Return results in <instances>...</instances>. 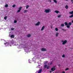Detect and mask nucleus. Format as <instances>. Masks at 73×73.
Listing matches in <instances>:
<instances>
[{
    "mask_svg": "<svg viewBox=\"0 0 73 73\" xmlns=\"http://www.w3.org/2000/svg\"><path fill=\"white\" fill-rule=\"evenodd\" d=\"M65 25L67 26V28H70V26L72 25V22H69L68 24L66 22H65L64 23Z\"/></svg>",
    "mask_w": 73,
    "mask_h": 73,
    "instance_id": "f257e3e1",
    "label": "nucleus"
},
{
    "mask_svg": "<svg viewBox=\"0 0 73 73\" xmlns=\"http://www.w3.org/2000/svg\"><path fill=\"white\" fill-rule=\"evenodd\" d=\"M45 12L47 13H49V12H50L51 11H50V9H48V10H45Z\"/></svg>",
    "mask_w": 73,
    "mask_h": 73,
    "instance_id": "f03ea898",
    "label": "nucleus"
},
{
    "mask_svg": "<svg viewBox=\"0 0 73 73\" xmlns=\"http://www.w3.org/2000/svg\"><path fill=\"white\" fill-rule=\"evenodd\" d=\"M66 42H67V40H65L63 42L62 44L63 45H65V44Z\"/></svg>",
    "mask_w": 73,
    "mask_h": 73,
    "instance_id": "7ed1b4c3",
    "label": "nucleus"
},
{
    "mask_svg": "<svg viewBox=\"0 0 73 73\" xmlns=\"http://www.w3.org/2000/svg\"><path fill=\"white\" fill-rule=\"evenodd\" d=\"M51 71L52 72H54L56 70V68H52L51 69Z\"/></svg>",
    "mask_w": 73,
    "mask_h": 73,
    "instance_id": "20e7f679",
    "label": "nucleus"
},
{
    "mask_svg": "<svg viewBox=\"0 0 73 73\" xmlns=\"http://www.w3.org/2000/svg\"><path fill=\"white\" fill-rule=\"evenodd\" d=\"M40 22H38L37 23H36L35 24V25H36V26H37L38 25H40Z\"/></svg>",
    "mask_w": 73,
    "mask_h": 73,
    "instance_id": "39448f33",
    "label": "nucleus"
},
{
    "mask_svg": "<svg viewBox=\"0 0 73 73\" xmlns=\"http://www.w3.org/2000/svg\"><path fill=\"white\" fill-rule=\"evenodd\" d=\"M41 51H46V49L45 48H42L41 49Z\"/></svg>",
    "mask_w": 73,
    "mask_h": 73,
    "instance_id": "423d86ee",
    "label": "nucleus"
},
{
    "mask_svg": "<svg viewBox=\"0 0 73 73\" xmlns=\"http://www.w3.org/2000/svg\"><path fill=\"white\" fill-rule=\"evenodd\" d=\"M44 28H45V26H43L42 28V29H41V31H42L44 29Z\"/></svg>",
    "mask_w": 73,
    "mask_h": 73,
    "instance_id": "0eeeda50",
    "label": "nucleus"
},
{
    "mask_svg": "<svg viewBox=\"0 0 73 73\" xmlns=\"http://www.w3.org/2000/svg\"><path fill=\"white\" fill-rule=\"evenodd\" d=\"M54 12H55L56 13H59V11H57V10H56L54 11Z\"/></svg>",
    "mask_w": 73,
    "mask_h": 73,
    "instance_id": "6e6552de",
    "label": "nucleus"
},
{
    "mask_svg": "<svg viewBox=\"0 0 73 73\" xmlns=\"http://www.w3.org/2000/svg\"><path fill=\"white\" fill-rule=\"evenodd\" d=\"M41 71H42V69H40L38 71V73H41Z\"/></svg>",
    "mask_w": 73,
    "mask_h": 73,
    "instance_id": "1a4fd4ad",
    "label": "nucleus"
},
{
    "mask_svg": "<svg viewBox=\"0 0 73 73\" xmlns=\"http://www.w3.org/2000/svg\"><path fill=\"white\" fill-rule=\"evenodd\" d=\"M11 38H14L15 37V36L13 35H11Z\"/></svg>",
    "mask_w": 73,
    "mask_h": 73,
    "instance_id": "9d476101",
    "label": "nucleus"
},
{
    "mask_svg": "<svg viewBox=\"0 0 73 73\" xmlns=\"http://www.w3.org/2000/svg\"><path fill=\"white\" fill-rule=\"evenodd\" d=\"M69 13L70 14V15L73 14V11H72L71 12H69Z\"/></svg>",
    "mask_w": 73,
    "mask_h": 73,
    "instance_id": "9b49d317",
    "label": "nucleus"
},
{
    "mask_svg": "<svg viewBox=\"0 0 73 73\" xmlns=\"http://www.w3.org/2000/svg\"><path fill=\"white\" fill-rule=\"evenodd\" d=\"M65 8H66V9H68L69 7H68V6L66 5L65 7Z\"/></svg>",
    "mask_w": 73,
    "mask_h": 73,
    "instance_id": "f8f14e48",
    "label": "nucleus"
},
{
    "mask_svg": "<svg viewBox=\"0 0 73 73\" xmlns=\"http://www.w3.org/2000/svg\"><path fill=\"white\" fill-rule=\"evenodd\" d=\"M46 66H47V65L46 64H45L44 65V69H45L46 68Z\"/></svg>",
    "mask_w": 73,
    "mask_h": 73,
    "instance_id": "ddd939ff",
    "label": "nucleus"
},
{
    "mask_svg": "<svg viewBox=\"0 0 73 73\" xmlns=\"http://www.w3.org/2000/svg\"><path fill=\"white\" fill-rule=\"evenodd\" d=\"M8 17L7 16H5L4 17V19L5 20H7V18Z\"/></svg>",
    "mask_w": 73,
    "mask_h": 73,
    "instance_id": "4468645a",
    "label": "nucleus"
},
{
    "mask_svg": "<svg viewBox=\"0 0 73 73\" xmlns=\"http://www.w3.org/2000/svg\"><path fill=\"white\" fill-rule=\"evenodd\" d=\"M27 12H28V10H25L24 12V13H27Z\"/></svg>",
    "mask_w": 73,
    "mask_h": 73,
    "instance_id": "2eb2a0df",
    "label": "nucleus"
},
{
    "mask_svg": "<svg viewBox=\"0 0 73 73\" xmlns=\"http://www.w3.org/2000/svg\"><path fill=\"white\" fill-rule=\"evenodd\" d=\"M60 26L61 27H64V24H62Z\"/></svg>",
    "mask_w": 73,
    "mask_h": 73,
    "instance_id": "dca6fc26",
    "label": "nucleus"
},
{
    "mask_svg": "<svg viewBox=\"0 0 73 73\" xmlns=\"http://www.w3.org/2000/svg\"><path fill=\"white\" fill-rule=\"evenodd\" d=\"M53 1L55 3H57V1H56V0H53Z\"/></svg>",
    "mask_w": 73,
    "mask_h": 73,
    "instance_id": "f3484780",
    "label": "nucleus"
},
{
    "mask_svg": "<svg viewBox=\"0 0 73 73\" xmlns=\"http://www.w3.org/2000/svg\"><path fill=\"white\" fill-rule=\"evenodd\" d=\"M49 68H50V67L49 66H48L46 67V69H49Z\"/></svg>",
    "mask_w": 73,
    "mask_h": 73,
    "instance_id": "a211bd4d",
    "label": "nucleus"
},
{
    "mask_svg": "<svg viewBox=\"0 0 73 73\" xmlns=\"http://www.w3.org/2000/svg\"><path fill=\"white\" fill-rule=\"evenodd\" d=\"M27 36L28 37H29L31 36V35L30 34H28L27 35Z\"/></svg>",
    "mask_w": 73,
    "mask_h": 73,
    "instance_id": "6ab92c4d",
    "label": "nucleus"
},
{
    "mask_svg": "<svg viewBox=\"0 0 73 73\" xmlns=\"http://www.w3.org/2000/svg\"><path fill=\"white\" fill-rule=\"evenodd\" d=\"M22 7H19V10H20L21 11V9H22Z\"/></svg>",
    "mask_w": 73,
    "mask_h": 73,
    "instance_id": "aec40b11",
    "label": "nucleus"
},
{
    "mask_svg": "<svg viewBox=\"0 0 73 73\" xmlns=\"http://www.w3.org/2000/svg\"><path fill=\"white\" fill-rule=\"evenodd\" d=\"M8 7V5L7 4L6 5H5V7Z\"/></svg>",
    "mask_w": 73,
    "mask_h": 73,
    "instance_id": "412c9836",
    "label": "nucleus"
},
{
    "mask_svg": "<svg viewBox=\"0 0 73 73\" xmlns=\"http://www.w3.org/2000/svg\"><path fill=\"white\" fill-rule=\"evenodd\" d=\"M29 5H27L26 6V9H28L29 8Z\"/></svg>",
    "mask_w": 73,
    "mask_h": 73,
    "instance_id": "4be33fe9",
    "label": "nucleus"
},
{
    "mask_svg": "<svg viewBox=\"0 0 73 73\" xmlns=\"http://www.w3.org/2000/svg\"><path fill=\"white\" fill-rule=\"evenodd\" d=\"M58 29L57 28H55V31H58Z\"/></svg>",
    "mask_w": 73,
    "mask_h": 73,
    "instance_id": "5701e85b",
    "label": "nucleus"
},
{
    "mask_svg": "<svg viewBox=\"0 0 73 73\" xmlns=\"http://www.w3.org/2000/svg\"><path fill=\"white\" fill-rule=\"evenodd\" d=\"M58 33H57L56 34V36H58Z\"/></svg>",
    "mask_w": 73,
    "mask_h": 73,
    "instance_id": "b1692460",
    "label": "nucleus"
},
{
    "mask_svg": "<svg viewBox=\"0 0 73 73\" xmlns=\"http://www.w3.org/2000/svg\"><path fill=\"white\" fill-rule=\"evenodd\" d=\"M20 11H21L20 10H18L17 11V12L18 13H19V12H20Z\"/></svg>",
    "mask_w": 73,
    "mask_h": 73,
    "instance_id": "393cba45",
    "label": "nucleus"
},
{
    "mask_svg": "<svg viewBox=\"0 0 73 73\" xmlns=\"http://www.w3.org/2000/svg\"><path fill=\"white\" fill-rule=\"evenodd\" d=\"M15 7H16L15 5H13V8Z\"/></svg>",
    "mask_w": 73,
    "mask_h": 73,
    "instance_id": "a878e982",
    "label": "nucleus"
},
{
    "mask_svg": "<svg viewBox=\"0 0 73 73\" xmlns=\"http://www.w3.org/2000/svg\"><path fill=\"white\" fill-rule=\"evenodd\" d=\"M14 23H17V21L16 20L14 21Z\"/></svg>",
    "mask_w": 73,
    "mask_h": 73,
    "instance_id": "bb28decb",
    "label": "nucleus"
},
{
    "mask_svg": "<svg viewBox=\"0 0 73 73\" xmlns=\"http://www.w3.org/2000/svg\"><path fill=\"white\" fill-rule=\"evenodd\" d=\"M11 43L12 44H14V42L12 41L11 42Z\"/></svg>",
    "mask_w": 73,
    "mask_h": 73,
    "instance_id": "cd10ccee",
    "label": "nucleus"
},
{
    "mask_svg": "<svg viewBox=\"0 0 73 73\" xmlns=\"http://www.w3.org/2000/svg\"><path fill=\"white\" fill-rule=\"evenodd\" d=\"M61 17V15H59L58 16V17L59 18V17Z\"/></svg>",
    "mask_w": 73,
    "mask_h": 73,
    "instance_id": "c85d7f7f",
    "label": "nucleus"
},
{
    "mask_svg": "<svg viewBox=\"0 0 73 73\" xmlns=\"http://www.w3.org/2000/svg\"><path fill=\"white\" fill-rule=\"evenodd\" d=\"M47 63H48V62H47V61H46V62H44V64H47Z\"/></svg>",
    "mask_w": 73,
    "mask_h": 73,
    "instance_id": "c756f323",
    "label": "nucleus"
},
{
    "mask_svg": "<svg viewBox=\"0 0 73 73\" xmlns=\"http://www.w3.org/2000/svg\"><path fill=\"white\" fill-rule=\"evenodd\" d=\"M69 70V68H66L65 69V70Z\"/></svg>",
    "mask_w": 73,
    "mask_h": 73,
    "instance_id": "7c9ffc66",
    "label": "nucleus"
},
{
    "mask_svg": "<svg viewBox=\"0 0 73 73\" xmlns=\"http://www.w3.org/2000/svg\"><path fill=\"white\" fill-rule=\"evenodd\" d=\"M62 57H65V55H63L62 56Z\"/></svg>",
    "mask_w": 73,
    "mask_h": 73,
    "instance_id": "2f4dec72",
    "label": "nucleus"
},
{
    "mask_svg": "<svg viewBox=\"0 0 73 73\" xmlns=\"http://www.w3.org/2000/svg\"><path fill=\"white\" fill-rule=\"evenodd\" d=\"M7 43H8V42L5 43H4L5 45H6V44H7Z\"/></svg>",
    "mask_w": 73,
    "mask_h": 73,
    "instance_id": "473e14b6",
    "label": "nucleus"
},
{
    "mask_svg": "<svg viewBox=\"0 0 73 73\" xmlns=\"http://www.w3.org/2000/svg\"><path fill=\"white\" fill-rule=\"evenodd\" d=\"M11 30H14V28H13L11 29Z\"/></svg>",
    "mask_w": 73,
    "mask_h": 73,
    "instance_id": "72a5a7b5",
    "label": "nucleus"
},
{
    "mask_svg": "<svg viewBox=\"0 0 73 73\" xmlns=\"http://www.w3.org/2000/svg\"><path fill=\"white\" fill-rule=\"evenodd\" d=\"M61 66V65L60 64H58V66Z\"/></svg>",
    "mask_w": 73,
    "mask_h": 73,
    "instance_id": "f704fd0d",
    "label": "nucleus"
},
{
    "mask_svg": "<svg viewBox=\"0 0 73 73\" xmlns=\"http://www.w3.org/2000/svg\"><path fill=\"white\" fill-rule=\"evenodd\" d=\"M52 62L50 64V65H52Z\"/></svg>",
    "mask_w": 73,
    "mask_h": 73,
    "instance_id": "c9c22d12",
    "label": "nucleus"
},
{
    "mask_svg": "<svg viewBox=\"0 0 73 73\" xmlns=\"http://www.w3.org/2000/svg\"><path fill=\"white\" fill-rule=\"evenodd\" d=\"M71 2L73 1V0H71Z\"/></svg>",
    "mask_w": 73,
    "mask_h": 73,
    "instance_id": "e433bc0d",
    "label": "nucleus"
},
{
    "mask_svg": "<svg viewBox=\"0 0 73 73\" xmlns=\"http://www.w3.org/2000/svg\"><path fill=\"white\" fill-rule=\"evenodd\" d=\"M50 73H52V71H50Z\"/></svg>",
    "mask_w": 73,
    "mask_h": 73,
    "instance_id": "4c0bfd02",
    "label": "nucleus"
},
{
    "mask_svg": "<svg viewBox=\"0 0 73 73\" xmlns=\"http://www.w3.org/2000/svg\"><path fill=\"white\" fill-rule=\"evenodd\" d=\"M53 68H55V66H54V67H53Z\"/></svg>",
    "mask_w": 73,
    "mask_h": 73,
    "instance_id": "58836bf2",
    "label": "nucleus"
},
{
    "mask_svg": "<svg viewBox=\"0 0 73 73\" xmlns=\"http://www.w3.org/2000/svg\"><path fill=\"white\" fill-rule=\"evenodd\" d=\"M49 1H50V2H51V1H52L50 0Z\"/></svg>",
    "mask_w": 73,
    "mask_h": 73,
    "instance_id": "ea45409f",
    "label": "nucleus"
},
{
    "mask_svg": "<svg viewBox=\"0 0 73 73\" xmlns=\"http://www.w3.org/2000/svg\"><path fill=\"white\" fill-rule=\"evenodd\" d=\"M52 27H51V28H52Z\"/></svg>",
    "mask_w": 73,
    "mask_h": 73,
    "instance_id": "a19ab883",
    "label": "nucleus"
},
{
    "mask_svg": "<svg viewBox=\"0 0 73 73\" xmlns=\"http://www.w3.org/2000/svg\"><path fill=\"white\" fill-rule=\"evenodd\" d=\"M72 3L73 4V1L72 2Z\"/></svg>",
    "mask_w": 73,
    "mask_h": 73,
    "instance_id": "79ce46f5",
    "label": "nucleus"
},
{
    "mask_svg": "<svg viewBox=\"0 0 73 73\" xmlns=\"http://www.w3.org/2000/svg\"><path fill=\"white\" fill-rule=\"evenodd\" d=\"M66 1H68V0H66Z\"/></svg>",
    "mask_w": 73,
    "mask_h": 73,
    "instance_id": "37998d69",
    "label": "nucleus"
}]
</instances>
